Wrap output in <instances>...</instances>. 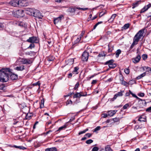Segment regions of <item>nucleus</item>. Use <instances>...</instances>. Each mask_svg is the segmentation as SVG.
<instances>
[{
    "label": "nucleus",
    "instance_id": "1",
    "mask_svg": "<svg viewBox=\"0 0 151 151\" xmlns=\"http://www.w3.org/2000/svg\"><path fill=\"white\" fill-rule=\"evenodd\" d=\"M10 72L9 68H2L0 70V81L3 82L8 81Z\"/></svg>",
    "mask_w": 151,
    "mask_h": 151
},
{
    "label": "nucleus",
    "instance_id": "2",
    "mask_svg": "<svg viewBox=\"0 0 151 151\" xmlns=\"http://www.w3.org/2000/svg\"><path fill=\"white\" fill-rule=\"evenodd\" d=\"M145 29H142L139 31L134 36L133 39V42L130 47L131 49L135 45L138 44L139 40L142 37H144V35L145 34Z\"/></svg>",
    "mask_w": 151,
    "mask_h": 151
},
{
    "label": "nucleus",
    "instance_id": "46",
    "mask_svg": "<svg viewBox=\"0 0 151 151\" xmlns=\"http://www.w3.org/2000/svg\"><path fill=\"white\" fill-rule=\"evenodd\" d=\"M79 85V83L78 82L75 85V87L74 88V90H76L78 87Z\"/></svg>",
    "mask_w": 151,
    "mask_h": 151
},
{
    "label": "nucleus",
    "instance_id": "39",
    "mask_svg": "<svg viewBox=\"0 0 151 151\" xmlns=\"http://www.w3.org/2000/svg\"><path fill=\"white\" fill-rule=\"evenodd\" d=\"M124 72L127 74H128L129 73V68H126L124 70Z\"/></svg>",
    "mask_w": 151,
    "mask_h": 151
},
{
    "label": "nucleus",
    "instance_id": "16",
    "mask_svg": "<svg viewBox=\"0 0 151 151\" xmlns=\"http://www.w3.org/2000/svg\"><path fill=\"white\" fill-rule=\"evenodd\" d=\"M66 63L67 65H71L74 63V60L73 58L69 59L66 61Z\"/></svg>",
    "mask_w": 151,
    "mask_h": 151
},
{
    "label": "nucleus",
    "instance_id": "64",
    "mask_svg": "<svg viewBox=\"0 0 151 151\" xmlns=\"http://www.w3.org/2000/svg\"><path fill=\"white\" fill-rule=\"evenodd\" d=\"M32 52H26V54L27 55H30Z\"/></svg>",
    "mask_w": 151,
    "mask_h": 151
},
{
    "label": "nucleus",
    "instance_id": "56",
    "mask_svg": "<svg viewBox=\"0 0 151 151\" xmlns=\"http://www.w3.org/2000/svg\"><path fill=\"white\" fill-rule=\"evenodd\" d=\"M86 132L84 130L83 131H81L80 132H79L78 133V134L79 135H80L82 134H83V133H85Z\"/></svg>",
    "mask_w": 151,
    "mask_h": 151
},
{
    "label": "nucleus",
    "instance_id": "31",
    "mask_svg": "<svg viewBox=\"0 0 151 151\" xmlns=\"http://www.w3.org/2000/svg\"><path fill=\"white\" fill-rule=\"evenodd\" d=\"M129 26V23L125 24L123 26L122 28L125 29H128Z\"/></svg>",
    "mask_w": 151,
    "mask_h": 151
},
{
    "label": "nucleus",
    "instance_id": "49",
    "mask_svg": "<svg viewBox=\"0 0 151 151\" xmlns=\"http://www.w3.org/2000/svg\"><path fill=\"white\" fill-rule=\"evenodd\" d=\"M99 148L97 147H94L92 149V151H98Z\"/></svg>",
    "mask_w": 151,
    "mask_h": 151
},
{
    "label": "nucleus",
    "instance_id": "63",
    "mask_svg": "<svg viewBox=\"0 0 151 151\" xmlns=\"http://www.w3.org/2000/svg\"><path fill=\"white\" fill-rule=\"evenodd\" d=\"M51 122L50 121H49L48 122H47V123L46 125L47 126L49 124H51Z\"/></svg>",
    "mask_w": 151,
    "mask_h": 151
},
{
    "label": "nucleus",
    "instance_id": "19",
    "mask_svg": "<svg viewBox=\"0 0 151 151\" xmlns=\"http://www.w3.org/2000/svg\"><path fill=\"white\" fill-rule=\"evenodd\" d=\"M141 3V1H137L133 3L132 4V9H134L137 6Z\"/></svg>",
    "mask_w": 151,
    "mask_h": 151
},
{
    "label": "nucleus",
    "instance_id": "18",
    "mask_svg": "<svg viewBox=\"0 0 151 151\" xmlns=\"http://www.w3.org/2000/svg\"><path fill=\"white\" fill-rule=\"evenodd\" d=\"M14 70L18 71H22L24 69V65H22L21 66H17L14 68Z\"/></svg>",
    "mask_w": 151,
    "mask_h": 151
},
{
    "label": "nucleus",
    "instance_id": "8",
    "mask_svg": "<svg viewBox=\"0 0 151 151\" xmlns=\"http://www.w3.org/2000/svg\"><path fill=\"white\" fill-rule=\"evenodd\" d=\"M35 10L36 9H35L29 8L26 10V13L27 14L33 16V15H34V14Z\"/></svg>",
    "mask_w": 151,
    "mask_h": 151
},
{
    "label": "nucleus",
    "instance_id": "9",
    "mask_svg": "<svg viewBox=\"0 0 151 151\" xmlns=\"http://www.w3.org/2000/svg\"><path fill=\"white\" fill-rule=\"evenodd\" d=\"M33 16L35 17H37L40 19H42L43 17V16L42 15L40 11L36 9L34 14V15H33Z\"/></svg>",
    "mask_w": 151,
    "mask_h": 151
},
{
    "label": "nucleus",
    "instance_id": "36",
    "mask_svg": "<svg viewBox=\"0 0 151 151\" xmlns=\"http://www.w3.org/2000/svg\"><path fill=\"white\" fill-rule=\"evenodd\" d=\"M67 125L66 124H65L63 126L60 127L57 130V131L58 130H61L67 127Z\"/></svg>",
    "mask_w": 151,
    "mask_h": 151
},
{
    "label": "nucleus",
    "instance_id": "53",
    "mask_svg": "<svg viewBox=\"0 0 151 151\" xmlns=\"http://www.w3.org/2000/svg\"><path fill=\"white\" fill-rule=\"evenodd\" d=\"M78 9L81 10L83 11H85L88 9V8H77Z\"/></svg>",
    "mask_w": 151,
    "mask_h": 151
},
{
    "label": "nucleus",
    "instance_id": "24",
    "mask_svg": "<svg viewBox=\"0 0 151 151\" xmlns=\"http://www.w3.org/2000/svg\"><path fill=\"white\" fill-rule=\"evenodd\" d=\"M119 79L120 80V81H122V84L125 86H127V85H128L127 83L126 82L124 81H123V79L122 77H119Z\"/></svg>",
    "mask_w": 151,
    "mask_h": 151
},
{
    "label": "nucleus",
    "instance_id": "54",
    "mask_svg": "<svg viewBox=\"0 0 151 151\" xmlns=\"http://www.w3.org/2000/svg\"><path fill=\"white\" fill-rule=\"evenodd\" d=\"M129 92H130V94H131L134 97H136V98H137V96L135 94H133V93H132V92L130 90H129Z\"/></svg>",
    "mask_w": 151,
    "mask_h": 151
},
{
    "label": "nucleus",
    "instance_id": "52",
    "mask_svg": "<svg viewBox=\"0 0 151 151\" xmlns=\"http://www.w3.org/2000/svg\"><path fill=\"white\" fill-rule=\"evenodd\" d=\"M85 33V31H83L81 33V35H80V37H79L81 39V38L83 37V36L84 34Z\"/></svg>",
    "mask_w": 151,
    "mask_h": 151
},
{
    "label": "nucleus",
    "instance_id": "4",
    "mask_svg": "<svg viewBox=\"0 0 151 151\" xmlns=\"http://www.w3.org/2000/svg\"><path fill=\"white\" fill-rule=\"evenodd\" d=\"M139 105L137 107L134 106L132 107V109H136L138 111H142L141 109H139V108H142L143 107L146 105V103L145 100H141L139 102Z\"/></svg>",
    "mask_w": 151,
    "mask_h": 151
},
{
    "label": "nucleus",
    "instance_id": "43",
    "mask_svg": "<svg viewBox=\"0 0 151 151\" xmlns=\"http://www.w3.org/2000/svg\"><path fill=\"white\" fill-rule=\"evenodd\" d=\"M102 22H97V23H96V24L94 26V27H93V29H95L96 27L99 25V24H101V23H102Z\"/></svg>",
    "mask_w": 151,
    "mask_h": 151
},
{
    "label": "nucleus",
    "instance_id": "20",
    "mask_svg": "<svg viewBox=\"0 0 151 151\" xmlns=\"http://www.w3.org/2000/svg\"><path fill=\"white\" fill-rule=\"evenodd\" d=\"M10 77L12 80H15L18 78V76L17 75L13 73L10 75Z\"/></svg>",
    "mask_w": 151,
    "mask_h": 151
},
{
    "label": "nucleus",
    "instance_id": "51",
    "mask_svg": "<svg viewBox=\"0 0 151 151\" xmlns=\"http://www.w3.org/2000/svg\"><path fill=\"white\" fill-rule=\"evenodd\" d=\"M92 134L90 133H87L85 135V136L88 138H90Z\"/></svg>",
    "mask_w": 151,
    "mask_h": 151
},
{
    "label": "nucleus",
    "instance_id": "37",
    "mask_svg": "<svg viewBox=\"0 0 151 151\" xmlns=\"http://www.w3.org/2000/svg\"><path fill=\"white\" fill-rule=\"evenodd\" d=\"M131 106V105L130 106H129V104H127L124 106L123 108L124 109H126L128 107Z\"/></svg>",
    "mask_w": 151,
    "mask_h": 151
},
{
    "label": "nucleus",
    "instance_id": "25",
    "mask_svg": "<svg viewBox=\"0 0 151 151\" xmlns=\"http://www.w3.org/2000/svg\"><path fill=\"white\" fill-rule=\"evenodd\" d=\"M81 95H80V93L78 92H77L76 93L74 94L73 97V98H79L81 97Z\"/></svg>",
    "mask_w": 151,
    "mask_h": 151
},
{
    "label": "nucleus",
    "instance_id": "7",
    "mask_svg": "<svg viewBox=\"0 0 151 151\" xmlns=\"http://www.w3.org/2000/svg\"><path fill=\"white\" fill-rule=\"evenodd\" d=\"M88 53L84 51L81 57L82 60L84 61H86L88 60Z\"/></svg>",
    "mask_w": 151,
    "mask_h": 151
},
{
    "label": "nucleus",
    "instance_id": "27",
    "mask_svg": "<svg viewBox=\"0 0 151 151\" xmlns=\"http://www.w3.org/2000/svg\"><path fill=\"white\" fill-rule=\"evenodd\" d=\"M48 44L51 46L54 43V41L52 38H50L47 41Z\"/></svg>",
    "mask_w": 151,
    "mask_h": 151
},
{
    "label": "nucleus",
    "instance_id": "14",
    "mask_svg": "<svg viewBox=\"0 0 151 151\" xmlns=\"http://www.w3.org/2000/svg\"><path fill=\"white\" fill-rule=\"evenodd\" d=\"M151 6V4H149L145 6L141 10V13H143L147 10Z\"/></svg>",
    "mask_w": 151,
    "mask_h": 151
},
{
    "label": "nucleus",
    "instance_id": "17",
    "mask_svg": "<svg viewBox=\"0 0 151 151\" xmlns=\"http://www.w3.org/2000/svg\"><path fill=\"white\" fill-rule=\"evenodd\" d=\"M146 120V116L144 115H142L138 119V120L140 122H145Z\"/></svg>",
    "mask_w": 151,
    "mask_h": 151
},
{
    "label": "nucleus",
    "instance_id": "44",
    "mask_svg": "<svg viewBox=\"0 0 151 151\" xmlns=\"http://www.w3.org/2000/svg\"><path fill=\"white\" fill-rule=\"evenodd\" d=\"M50 151H57V149L55 147H53L52 148H49Z\"/></svg>",
    "mask_w": 151,
    "mask_h": 151
},
{
    "label": "nucleus",
    "instance_id": "15",
    "mask_svg": "<svg viewBox=\"0 0 151 151\" xmlns=\"http://www.w3.org/2000/svg\"><path fill=\"white\" fill-rule=\"evenodd\" d=\"M63 15H61L59 17L54 19V23L55 24L59 22H60L62 18H63Z\"/></svg>",
    "mask_w": 151,
    "mask_h": 151
},
{
    "label": "nucleus",
    "instance_id": "48",
    "mask_svg": "<svg viewBox=\"0 0 151 151\" xmlns=\"http://www.w3.org/2000/svg\"><path fill=\"white\" fill-rule=\"evenodd\" d=\"M66 105H67L69 104H72V101L70 100H68L67 101V102H66Z\"/></svg>",
    "mask_w": 151,
    "mask_h": 151
},
{
    "label": "nucleus",
    "instance_id": "12",
    "mask_svg": "<svg viewBox=\"0 0 151 151\" xmlns=\"http://www.w3.org/2000/svg\"><path fill=\"white\" fill-rule=\"evenodd\" d=\"M141 59V56L139 55H138L136 57L133 58L132 59V61L134 63H138Z\"/></svg>",
    "mask_w": 151,
    "mask_h": 151
},
{
    "label": "nucleus",
    "instance_id": "30",
    "mask_svg": "<svg viewBox=\"0 0 151 151\" xmlns=\"http://www.w3.org/2000/svg\"><path fill=\"white\" fill-rule=\"evenodd\" d=\"M121 51L120 50H118L116 53V58L119 57V55L121 53Z\"/></svg>",
    "mask_w": 151,
    "mask_h": 151
},
{
    "label": "nucleus",
    "instance_id": "38",
    "mask_svg": "<svg viewBox=\"0 0 151 151\" xmlns=\"http://www.w3.org/2000/svg\"><path fill=\"white\" fill-rule=\"evenodd\" d=\"M79 93H80V95H81V96H85L87 95L86 92H85V93H84L83 92H79Z\"/></svg>",
    "mask_w": 151,
    "mask_h": 151
},
{
    "label": "nucleus",
    "instance_id": "29",
    "mask_svg": "<svg viewBox=\"0 0 151 151\" xmlns=\"http://www.w3.org/2000/svg\"><path fill=\"white\" fill-rule=\"evenodd\" d=\"M79 69V68L77 67H76L74 68V70L72 72V73H76V74H78V72H77L78 70Z\"/></svg>",
    "mask_w": 151,
    "mask_h": 151
},
{
    "label": "nucleus",
    "instance_id": "22",
    "mask_svg": "<svg viewBox=\"0 0 151 151\" xmlns=\"http://www.w3.org/2000/svg\"><path fill=\"white\" fill-rule=\"evenodd\" d=\"M142 68L144 70H147L146 71L151 73V68L150 67L147 66H144L142 67Z\"/></svg>",
    "mask_w": 151,
    "mask_h": 151
},
{
    "label": "nucleus",
    "instance_id": "28",
    "mask_svg": "<svg viewBox=\"0 0 151 151\" xmlns=\"http://www.w3.org/2000/svg\"><path fill=\"white\" fill-rule=\"evenodd\" d=\"M114 60L113 59L110 60H108V61H107V62H106L105 63V65L108 64V65H109L110 64L113 63H114Z\"/></svg>",
    "mask_w": 151,
    "mask_h": 151
},
{
    "label": "nucleus",
    "instance_id": "11",
    "mask_svg": "<svg viewBox=\"0 0 151 151\" xmlns=\"http://www.w3.org/2000/svg\"><path fill=\"white\" fill-rule=\"evenodd\" d=\"M124 92V91H122L120 92H118L114 95L113 98L111 99L113 101L114 100L116 99L117 97L122 96Z\"/></svg>",
    "mask_w": 151,
    "mask_h": 151
},
{
    "label": "nucleus",
    "instance_id": "41",
    "mask_svg": "<svg viewBox=\"0 0 151 151\" xmlns=\"http://www.w3.org/2000/svg\"><path fill=\"white\" fill-rule=\"evenodd\" d=\"M116 16V14H113L111 17L110 18V20H111V21H113L114 19L115 18V17Z\"/></svg>",
    "mask_w": 151,
    "mask_h": 151
},
{
    "label": "nucleus",
    "instance_id": "34",
    "mask_svg": "<svg viewBox=\"0 0 151 151\" xmlns=\"http://www.w3.org/2000/svg\"><path fill=\"white\" fill-rule=\"evenodd\" d=\"M54 59V57L53 56H50L47 58V60L48 61H50L53 60Z\"/></svg>",
    "mask_w": 151,
    "mask_h": 151
},
{
    "label": "nucleus",
    "instance_id": "42",
    "mask_svg": "<svg viewBox=\"0 0 151 151\" xmlns=\"http://www.w3.org/2000/svg\"><path fill=\"white\" fill-rule=\"evenodd\" d=\"M100 128L101 127L100 126H98L94 129V130L93 131V132H96L97 131L99 130Z\"/></svg>",
    "mask_w": 151,
    "mask_h": 151
},
{
    "label": "nucleus",
    "instance_id": "50",
    "mask_svg": "<svg viewBox=\"0 0 151 151\" xmlns=\"http://www.w3.org/2000/svg\"><path fill=\"white\" fill-rule=\"evenodd\" d=\"M31 117L30 114H27L26 116L27 119H29Z\"/></svg>",
    "mask_w": 151,
    "mask_h": 151
},
{
    "label": "nucleus",
    "instance_id": "26",
    "mask_svg": "<svg viewBox=\"0 0 151 151\" xmlns=\"http://www.w3.org/2000/svg\"><path fill=\"white\" fill-rule=\"evenodd\" d=\"M145 75H146V72H144V73H143L139 75L136 78V79L137 80H139V79H140V78H141L145 76Z\"/></svg>",
    "mask_w": 151,
    "mask_h": 151
},
{
    "label": "nucleus",
    "instance_id": "62",
    "mask_svg": "<svg viewBox=\"0 0 151 151\" xmlns=\"http://www.w3.org/2000/svg\"><path fill=\"white\" fill-rule=\"evenodd\" d=\"M130 92H127L125 94V96H128L130 95Z\"/></svg>",
    "mask_w": 151,
    "mask_h": 151
},
{
    "label": "nucleus",
    "instance_id": "55",
    "mask_svg": "<svg viewBox=\"0 0 151 151\" xmlns=\"http://www.w3.org/2000/svg\"><path fill=\"white\" fill-rule=\"evenodd\" d=\"M146 111L150 112L151 111V106L147 108L146 110Z\"/></svg>",
    "mask_w": 151,
    "mask_h": 151
},
{
    "label": "nucleus",
    "instance_id": "35",
    "mask_svg": "<svg viewBox=\"0 0 151 151\" xmlns=\"http://www.w3.org/2000/svg\"><path fill=\"white\" fill-rule=\"evenodd\" d=\"M93 142V141L91 139H89L88 140H87L86 142V143L87 144H90L91 143Z\"/></svg>",
    "mask_w": 151,
    "mask_h": 151
},
{
    "label": "nucleus",
    "instance_id": "58",
    "mask_svg": "<svg viewBox=\"0 0 151 151\" xmlns=\"http://www.w3.org/2000/svg\"><path fill=\"white\" fill-rule=\"evenodd\" d=\"M97 82V81L96 80H93L91 82V84H95Z\"/></svg>",
    "mask_w": 151,
    "mask_h": 151
},
{
    "label": "nucleus",
    "instance_id": "47",
    "mask_svg": "<svg viewBox=\"0 0 151 151\" xmlns=\"http://www.w3.org/2000/svg\"><path fill=\"white\" fill-rule=\"evenodd\" d=\"M35 47V45L34 44H30L29 46L28 47V48H30L32 49Z\"/></svg>",
    "mask_w": 151,
    "mask_h": 151
},
{
    "label": "nucleus",
    "instance_id": "3",
    "mask_svg": "<svg viewBox=\"0 0 151 151\" xmlns=\"http://www.w3.org/2000/svg\"><path fill=\"white\" fill-rule=\"evenodd\" d=\"M21 62L22 64H30L32 63V61L29 59L25 58H19L16 62V64L18 65L19 64V62Z\"/></svg>",
    "mask_w": 151,
    "mask_h": 151
},
{
    "label": "nucleus",
    "instance_id": "23",
    "mask_svg": "<svg viewBox=\"0 0 151 151\" xmlns=\"http://www.w3.org/2000/svg\"><path fill=\"white\" fill-rule=\"evenodd\" d=\"M15 147L16 148H18L21 150H26V148L23 146H17L15 145H14V146H13L11 147Z\"/></svg>",
    "mask_w": 151,
    "mask_h": 151
},
{
    "label": "nucleus",
    "instance_id": "57",
    "mask_svg": "<svg viewBox=\"0 0 151 151\" xmlns=\"http://www.w3.org/2000/svg\"><path fill=\"white\" fill-rule=\"evenodd\" d=\"M144 95H145V94L144 93H139L138 95V96H141V97H143L144 96Z\"/></svg>",
    "mask_w": 151,
    "mask_h": 151
},
{
    "label": "nucleus",
    "instance_id": "59",
    "mask_svg": "<svg viewBox=\"0 0 151 151\" xmlns=\"http://www.w3.org/2000/svg\"><path fill=\"white\" fill-rule=\"evenodd\" d=\"M72 73H69L68 74V78H70L72 77Z\"/></svg>",
    "mask_w": 151,
    "mask_h": 151
},
{
    "label": "nucleus",
    "instance_id": "45",
    "mask_svg": "<svg viewBox=\"0 0 151 151\" xmlns=\"http://www.w3.org/2000/svg\"><path fill=\"white\" fill-rule=\"evenodd\" d=\"M40 83L39 81L36 82L35 83H34L33 84V86H37L38 85L39 87L40 86Z\"/></svg>",
    "mask_w": 151,
    "mask_h": 151
},
{
    "label": "nucleus",
    "instance_id": "61",
    "mask_svg": "<svg viewBox=\"0 0 151 151\" xmlns=\"http://www.w3.org/2000/svg\"><path fill=\"white\" fill-rule=\"evenodd\" d=\"M87 139L86 137L84 135V137L82 138L81 140H86Z\"/></svg>",
    "mask_w": 151,
    "mask_h": 151
},
{
    "label": "nucleus",
    "instance_id": "21",
    "mask_svg": "<svg viewBox=\"0 0 151 151\" xmlns=\"http://www.w3.org/2000/svg\"><path fill=\"white\" fill-rule=\"evenodd\" d=\"M116 111H117L115 110L109 111L108 112V115L111 116H112L115 114Z\"/></svg>",
    "mask_w": 151,
    "mask_h": 151
},
{
    "label": "nucleus",
    "instance_id": "10",
    "mask_svg": "<svg viewBox=\"0 0 151 151\" xmlns=\"http://www.w3.org/2000/svg\"><path fill=\"white\" fill-rule=\"evenodd\" d=\"M18 4L21 6H27L28 4L26 1L21 0L18 1Z\"/></svg>",
    "mask_w": 151,
    "mask_h": 151
},
{
    "label": "nucleus",
    "instance_id": "40",
    "mask_svg": "<svg viewBox=\"0 0 151 151\" xmlns=\"http://www.w3.org/2000/svg\"><path fill=\"white\" fill-rule=\"evenodd\" d=\"M142 58L144 60H146L147 58V55L146 54H143L142 56Z\"/></svg>",
    "mask_w": 151,
    "mask_h": 151
},
{
    "label": "nucleus",
    "instance_id": "5",
    "mask_svg": "<svg viewBox=\"0 0 151 151\" xmlns=\"http://www.w3.org/2000/svg\"><path fill=\"white\" fill-rule=\"evenodd\" d=\"M23 11L22 10H13V15L15 17H18L23 16Z\"/></svg>",
    "mask_w": 151,
    "mask_h": 151
},
{
    "label": "nucleus",
    "instance_id": "33",
    "mask_svg": "<svg viewBox=\"0 0 151 151\" xmlns=\"http://www.w3.org/2000/svg\"><path fill=\"white\" fill-rule=\"evenodd\" d=\"M106 56V54L104 53V52H102L100 54H99L98 56L99 57H105Z\"/></svg>",
    "mask_w": 151,
    "mask_h": 151
},
{
    "label": "nucleus",
    "instance_id": "32",
    "mask_svg": "<svg viewBox=\"0 0 151 151\" xmlns=\"http://www.w3.org/2000/svg\"><path fill=\"white\" fill-rule=\"evenodd\" d=\"M109 67L111 68H114L116 67V65L113 63L112 64H110L109 65Z\"/></svg>",
    "mask_w": 151,
    "mask_h": 151
},
{
    "label": "nucleus",
    "instance_id": "60",
    "mask_svg": "<svg viewBox=\"0 0 151 151\" xmlns=\"http://www.w3.org/2000/svg\"><path fill=\"white\" fill-rule=\"evenodd\" d=\"M81 38L80 37H78L76 40V42H79L81 40Z\"/></svg>",
    "mask_w": 151,
    "mask_h": 151
},
{
    "label": "nucleus",
    "instance_id": "13",
    "mask_svg": "<svg viewBox=\"0 0 151 151\" xmlns=\"http://www.w3.org/2000/svg\"><path fill=\"white\" fill-rule=\"evenodd\" d=\"M9 3L11 5L15 7L19 5L18 1L17 0L11 1L9 2Z\"/></svg>",
    "mask_w": 151,
    "mask_h": 151
},
{
    "label": "nucleus",
    "instance_id": "6",
    "mask_svg": "<svg viewBox=\"0 0 151 151\" xmlns=\"http://www.w3.org/2000/svg\"><path fill=\"white\" fill-rule=\"evenodd\" d=\"M27 42L31 43H37L39 42V40L36 37L33 36L29 38L27 41Z\"/></svg>",
    "mask_w": 151,
    "mask_h": 151
}]
</instances>
